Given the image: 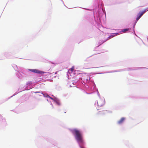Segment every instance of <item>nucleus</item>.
<instances>
[{
    "instance_id": "f257e3e1",
    "label": "nucleus",
    "mask_w": 148,
    "mask_h": 148,
    "mask_svg": "<svg viewBox=\"0 0 148 148\" xmlns=\"http://www.w3.org/2000/svg\"><path fill=\"white\" fill-rule=\"evenodd\" d=\"M72 132L74 135L75 138L78 143L80 144L83 143V136L80 131L77 129H74L72 131Z\"/></svg>"
},
{
    "instance_id": "f03ea898",
    "label": "nucleus",
    "mask_w": 148,
    "mask_h": 148,
    "mask_svg": "<svg viewBox=\"0 0 148 148\" xmlns=\"http://www.w3.org/2000/svg\"><path fill=\"white\" fill-rule=\"evenodd\" d=\"M148 10L146 8L144 10L141 12H140L138 14V16H139L141 17L142 15Z\"/></svg>"
},
{
    "instance_id": "7ed1b4c3",
    "label": "nucleus",
    "mask_w": 148,
    "mask_h": 148,
    "mask_svg": "<svg viewBox=\"0 0 148 148\" xmlns=\"http://www.w3.org/2000/svg\"><path fill=\"white\" fill-rule=\"evenodd\" d=\"M97 104L99 106H101L104 105V102L103 101L100 99L98 101Z\"/></svg>"
},
{
    "instance_id": "20e7f679",
    "label": "nucleus",
    "mask_w": 148,
    "mask_h": 148,
    "mask_svg": "<svg viewBox=\"0 0 148 148\" xmlns=\"http://www.w3.org/2000/svg\"><path fill=\"white\" fill-rule=\"evenodd\" d=\"M125 118L124 117L122 118L118 122V123L119 124H122L123 123V122L124 121H125Z\"/></svg>"
},
{
    "instance_id": "39448f33",
    "label": "nucleus",
    "mask_w": 148,
    "mask_h": 148,
    "mask_svg": "<svg viewBox=\"0 0 148 148\" xmlns=\"http://www.w3.org/2000/svg\"><path fill=\"white\" fill-rule=\"evenodd\" d=\"M29 70L30 71H31L32 72H33L34 73H40V71L37 70H36V69H30Z\"/></svg>"
},
{
    "instance_id": "423d86ee",
    "label": "nucleus",
    "mask_w": 148,
    "mask_h": 148,
    "mask_svg": "<svg viewBox=\"0 0 148 148\" xmlns=\"http://www.w3.org/2000/svg\"><path fill=\"white\" fill-rule=\"evenodd\" d=\"M46 67L48 69H50L51 67V64L50 63H47L46 65Z\"/></svg>"
},
{
    "instance_id": "0eeeda50",
    "label": "nucleus",
    "mask_w": 148,
    "mask_h": 148,
    "mask_svg": "<svg viewBox=\"0 0 148 148\" xmlns=\"http://www.w3.org/2000/svg\"><path fill=\"white\" fill-rule=\"evenodd\" d=\"M54 101L58 105L60 106L61 105V103L60 100L58 99H56L54 100Z\"/></svg>"
},
{
    "instance_id": "6e6552de",
    "label": "nucleus",
    "mask_w": 148,
    "mask_h": 148,
    "mask_svg": "<svg viewBox=\"0 0 148 148\" xmlns=\"http://www.w3.org/2000/svg\"><path fill=\"white\" fill-rule=\"evenodd\" d=\"M129 29H125L122 30V32L123 33L126 32L127 31H128Z\"/></svg>"
},
{
    "instance_id": "1a4fd4ad",
    "label": "nucleus",
    "mask_w": 148,
    "mask_h": 148,
    "mask_svg": "<svg viewBox=\"0 0 148 148\" xmlns=\"http://www.w3.org/2000/svg\"><path fill=\"white\" fill-rule=\"evenodd\" d=\"M74 68L73 66L69 70V71H71L72 73L74 71Z\"/></svg>"
},
{
    "instance_id": "9d476101",
    "label": "nucleus",
    "mask_w": 148,
    "mask_h": 148,
    "mask_svg": "<svg viewBox=\"0 0 148 148\" xmlns=\"http://www.w3.org/2000/svg\"><path fill=\"white\" fill-rule=\"evenodd\" d=\"M140 16H138L137 17V18L136 19V20L137 21L140 19Z\"/></svg>"
},
{
    "instance_id": "9b49d317",
    "label": "nucleus",
    "mask_w": 148,
    "mask_h": 148,
    "mask_svg": "<svg viewBox=\"0 0 148 148\" xmlns=\"http://www.w3.org/2000/svg\"><path fill=\"white\" fill-rule=\"evenodd\" d=\"M40 92H35V93H39Z\"/></svg>"
},
{
    "instance_id": "f8f14e48",
    "label": "nucleus",
    "mask_w": 148,
    "mask_h": 148,
    "mask_svg": "<svg viewBox=\"0 0 148 148\" xmlns=\"http://www.w3.org/2000/svg\"><path fill=\"white\" fill-rule=\"evenodd\" d=\"M50 98H51V99H53L52 98H51V97H50Z\"/></svg>"
},
{
    "instance_id": "ddd939ff",
    "label": "nucleus",
    "mask_w": 148,
    "mask_h": 148,
    "mask_svg": "<svg viewBox=\"0 0 148 148\" xmlns=\"http://www.w3.org/2000/svg\"><path fill=\"white\" fill-rule=\"evenodd\" d=\"M81 148H82V147H81Z\"/></svg>"
}]
</instances>
